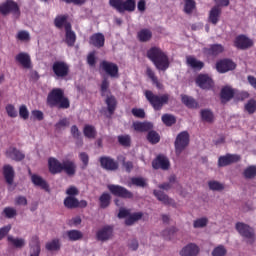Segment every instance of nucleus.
I'll list each match as a JSON object with an SVG mask.
<instances>
[{
    "label": "nucleus",
    "mask_w": 256,
    "mask_h": 256,
    "mask_svg": "<svg viewBox=\"0 0 256 256\" xmlns=\"http://www.w3.org/2000/svg\"><path fill=\"white\" fill-rule=\"evenodd\" d=\"M48 169L51 175H58L64 171L68 177H75L77 164L71 160H66L61 163L57 158L50 157L48 159Z\"/></svg>",
    "instance_id": "nucleus-1"
},
{
    "label": "nucleus",
    "mask_w": 256,
    "mask_h": 256,
    "mask_svg": "<svg viewBox=\"0 0 256 256\" xmlns=\"http://www.w3.org/2000/svg\"><path fill=\"white\" fill-rule=\"evenodd\" d=\"M147 58L153 63L157 71H167L171 62L169 56L160 47L154 46L147 51Z\"/></svg>",
    "instance_id": "nucleus-2"
},
{
    "label": "nucleus",
    "mask_w": 256,
    "mask_h": 256,
    "mask_svg": "<svg viewBox=\"0 0 256 256\" xmlns=\"http://www.w3.org/2000/svg\"><path fill=\"white\" fill-rule=\"evenodd\" d=\"M46 105L51 109L57 107V109H69L71 107V101L65 96V90L62 88H53L47 95Z\"/></svg>",
    "instance_id": "nucleus-3"
},
{
    "label": "nucleus",
    "mask_w": 256,
    "mask_h": 256,
    "mask_svg": "<svg viewBox=\"0 0 256 256\" xmlns=\"http://www.w3.org/2000/svg\"><path fill=\"white\" fill-rule=\"evenodd\" d=\"M144 97L154 111H161L165 105H169L170 95L167 93L158 95L151 90H145Z\"/></svg>",
    "instance_id": "nucleus-4"
},
{
    "label": "nucleus",
    "mask_w": 256,
    "mask_h": 256,
    "mask_svg": "<svg viewBox=\"0 0 256 256\" xmlns=\"http://www.w3.org/2000/svg\"><path fill=\"white\" fill-rule=\"evenodd\" d=\"M0 13L7 17V15H13L16 19L21 17V8H19V4L14 0H6L3 3H0Z\"/></svg>",
    "instance_id": "nucleus-5"
},
{
    "label": "nucleus",
    "mask_w": 256,
    "mask_h": 256,
    "mask_svg": "<svg viewBox=\"0 0 256 256\" xmlns=\"http://www.w3.org/2000/svg\"><path fill=\"white\" fill-rule=\"evenodd\" d=\"M109 5L113 7V9H116L118 13H125V11L133 13L137 7L135 0H109Z\"/></svg>",
    "instance_id": "nucleus-6"
},
{
    "label": "nucleus",
    "mask_w": 256,
    "mask_h": 256,
    "mask_svg": "<svg viewBox=\"0 0 256 256\" xmlns=\"http://www.w3.org/2000/svg\"><path fill=\"white\" fill-rule=\"evenodd\" d=\"M189 146V132L183 131L179 133L174 142L175 153L179 157Z\"/></svg>",
    "instance_id": "nucleus-7"
},
{
    "label": "nucleus",
    "mask_w": 256,
    "mask_h": 256,
    "mask_svg": "<svg viewBox=\"0 0 256 256\" xmlns=\"http://www.w3.org/2000/svg\"><path fill=\"white\" fill-rule=\"evenodd\" d=\"M235 229L241 237L248 240V243H253L255 241V230L251 226L243 222H237Z\"/></svg>",
    "instance_id": "nucleus-8"
},
{
    "label": "nucleus",
    "mask_w": 256,
    "mask_h": 256,
    "mask_svg": "<svg viewBox=\"0 0 256 256\" xmlns=\"http://www.w3.org/2000/svg\"><path fill=\"white\" fill-rule=\"evenodd\" d=\"M107 189L111 195H114V197H120L121 199H133V192L121 185L109 184Z\"/></svg>",
    "instance_id": "nucleus-9"
},
{
    "label": "nucleus",
    "mask_w": 256,
    "mask_h": 256,
    "mask_svg": "<svg viewBox=\"0 0 256 256\" xmlns=\"http://www.w3.org/2000/svg\"><path fill=\"white\" fill-rule=\"evenodd\" d=\"M52 71L57 79H65L69 75V64L65 61H55L52 65Z\"/></svg>",
    "instance_id": "nucleus-10"
},
{
    "label": "nucleus",
    "mask_w": 256,
    "mask_h": 256,
    "mask_svg": "<svg viewBox=\"0 0 256 256\" xmlns=\"http://www.w3.org/2000/svg\"><path fill=\"white\" fill-rule=\"evenodd\" d=\"M100 69H102L106 75L112 77V79H117V77H119V66L113 62L103 60L100 62Z\"/></svg>",
    "instance_id": "nucleus-11"
},
{
    "label": "nucleus",
    "mask_w": 256,
    "mask_h": 256,
    "mask_svg": "<svg viewBox=\"0 0 256 256\" xmlns=\"http://www.w3.org/2000/svg\"><path fill=\"white\" fill-rule=\"evenodd\" d=\"M196 84L200 89H204L206 91H211L215 87V82L213 81V78L210 77L207 74H199L196 77Z\"/></svg>",
    "instance_id": "nucleus-12"
},
{
    "label": "nucleus",
    "mask_w": 256,
    "mask_h": 256,
    "mask_svg": "<svg viewBox=\"0 0 256 256\" xmlns=\"http://www.w3.org/2000/svg\"><path fill=\"white\" fill-rule=\"evenodd\" d=\"M153 169H162V171H169L171 167V162L169 158L163 154H159L153 161H152Z\"/></svg>",
    "instance_id": "nucleus-13"
},
{
    "label": "nucleus",
    "mask_w": 256,
    "mask_h": 256,
    "mask_svg": "<svg viewBox=\"0 0 256 256\" xmlns=\"http://www.w3.org/2000/svg\"><path fill=\"white\" fill-rule=\"evenodd\" d=\"M239 161H241V155L228 153L218 158V167H228V165L239 163Z\"/></svg>",
    "instance_id": "nucleus-14"
},
{
    "label": "nucleus",
    "mask_w": 256,
    "mask_h": 256,
    "mask_svg": "<svg viewBox=\"0 0 256 256\" xmlns=\"http://www.w3.org/2000/svg\"><path fill=\"white\" fill-rule=\"evenodd\" d=\"M234 47H236V49L245 51V49H250V47H253V40L246 35H238L234 40Z\"/></svg>",
    "instance_id": "nucleus-15"
},
{
    "label": "nucleus",
    "mask_w": 256,
    "mask_h": 256,
    "mask_svg": "<svg viewBox=\"0 0 256 256\" xmlns=\"http://www.w3.org/2000/svg\"><path fill=\"white\" fill-rule=\"evenodd\" d=\"M99 161L102 169L106 171H117L119 169V162L109 156H102Z\"/></svg>",
    "instance_id": "nucleus-16"
},
{
    "label": "nucleus",
    "mask_w": 256,
    "mask_h": 256,
    "mask_svg": "<svg viewBox=\"0 0 256 256\" xmlns=\"http://www.w3.org/2000/svg\"><path fill=\"white\" fill-rule=\"evenodd\" d=\"M237 65L230 59H223L216 63V69L218 73H227V71H233Z\"/></svg>",
    "instance_id": "nucleus-17"
},
{
    "label": "nucleus",
    "mask_w": 256,
    "mask_h": 256,
    "mask_svg": "<svg viewBox=\"0 0 256 256\" xmlns=\"http://www.w3.org/2000/svg\"><path fill=\"white\" fill-rule=\"evenodd\" d=\"M5 155L8 159H12V161L17 162L23 161V159H25V153L21 152V150L13 146L6 150Z\"/></svg>",
    "instance_id": "nucleus-18"
},
{
    "label": "nucleus",
    "mask_w": 256,
    "mask_h": 256,
    "mask_svg": "<svg viewBox=\"0 0 256 256\" xmlns=\"http://www.w3.org/2000/svg\"><path fill=\"white\" fill-rule=\"evenodd\" d=\"M89 45L96 47V49L105 47V35L101 32L92 34L89 38Z\"/></svg>",
    "instance_id": "nucleus-19"
},
{
    "label": "nucleus",
    "mask_w": 256,
    "mask_h": 256,
    "mask_svg": "<svg viewBox=\"0 0 256 256\" xmlns=\"http://www.w3.org/2000/svg\"><path fill=\"white\" fill-rule=\"evenodd\" d=\"M29 175L31 177V182L35 187H39L44 191H49V183H47V180L37 174L31 173V170H29Z\"/></svg>",
    "instance_id": "nucleus-20"
},
{
    "label": "nucleus",
    "mask_w": 256,
    "mask_h": 256,
    "mask_svg": "<svg viewBox=\"0 0 256 256\" xmlns=\"http://www.w3.org/2000/svg\"><path fill=\"white\" fill-rule=\"evenodd\" d=\"M65 43L68 47H75L77 41V34L73 31V26L67 24L65 29Z\"/></svg>",
    "instance_id": "nucleus-21"
},
{
    "label": "nucleus",
    "mask_w": 256,
    "mask_h": 256,
    "mask_svg": "<svg viewBox=\"0 0 256 256\" xmlns=\"http://www.w3.org/2000/svg\"><path fill=\"white\" fill-rule=\"evenodd\" d=\"M223 13V10H221V7L214 6L209 11L208 21L212 25H217L221 19V14Z\"/></svg>",
    "instance_id": "nucleus-22"
},
{
    "label": "nucleus",
    "mask_w": 256,
    "mask_h": 256,
    "mask_svg": "<svg viewBox=\"0 0 256 256\" xmlns=\"http://www.w3.org/2000/svg\"><path fill=\"white\" fill-rule=\"evenodd\" d=\"M200 248L195 243H189L188 245L184 246L181 251V256H198Z\"/></svg>",
    "instance_id": "nucleus-23"
},
{
    "label": "nucleus",
    "mask_w": 256,
    "mask_h": 256,
    "mask_svg": "<svg viewBox=\"0 0 256 256\" xmlns=\"http://www.w3.org/2000/svg\"><path fill=\"white\" fill-rule=\"evenodd\" d=\"M3 177L7 185H13V181H15V170L13 169V166L10 164L3 166Z\"/></svg>",
    "instance_id": "nucleus-24"
},
{
    "label": "nucleus",
    "mask_w": 256,
    "mask_h": 256,
    "mask_svg": "<svg viewBox=\"0 0 256 256\" xmlns=\"http://www.w3.org/2000/svg\"><path fill=\"white\" fill-rule=\"evenodd\" d=\"M69 15L68 14H61L57 15L54 19V27L56 29H67V25H71V22H68Z\"/></svg>",
    "instance_id": "nucleus-25"
},
{
    "label": "nucleus",
    "mask_w": 256,
    "mask_h": 256,
    "mask_svg": "<svg viewBox=\"0 0 256 256\" xmlns=\"http://www.w3.org/2000/svg\"><path fill=\"white\" fill-rule=\"evenodd\" d=\"M233 98H235V90L233 88L225 86L221 89L220 99L222 103H228Z\"/></svg>",
    "instance_id": "nucleus-26"
},
{
    "label": "nucleus",
    "mask_w": 256,
    "mask_h": 256,
    "mask_svg": "<svg viewBox=\"0 0 256 256\" xmlns=\"http://www.w3.org/2000/svg\"><path fill=\"white\" fill-rule=\"evenodd\" d=\"M15 59L24 69H31V56L28 53L20 52Z\"/></svg>",
    "instance_id": "nucleus-27"
},
{
    "label": "nucleus",
    "mask_w": 256,
    "mask_h": 256,
    "mask_svg": "<svg viewBox=\"0 0 256 256\" xmlns=\"http://www.w3.org/2000/svg\"><path fill=\"white\" fill-rule=\"evenodd\" d=\"M111 235H113V227L111 226H104L96 233L98 241H108L111 239Z\"/></svg>",
    "instance_id": "nucleus-28"
},
{
    "label": "nucleus",
    "mask_w": 256,
    "mask_h": 256,
    "mask_svg": "<svg viewBox=\"0 0 256 256\" xmlns=\"http://www.w3.org/2000/svg\"><path fill=\"white\" fill-rule=\"evenodd\" d=\"M153 195L158 201H161L164 205H175V200L170 198L165 192L161 190H154Z\"/></svg>",
    "instance_id": "nucleus-29"
},
{
    "label": "nucleus",
    "mask_w": 256,
    "mask_h": 256,
    "mask_svg": "<svg viewBox=\"0 0 256 256\" xmlns=\"http://www.w3.org/2000/svg\"><path fill=\"white\" fill-rule=\"evenodd\" d=\"M133 129L138 133H147L153 129L152 122H134Z\"/></svg>",
    "instance_id": "nucleus-30"
},
{
    "label": "nucleus",
    "mask_w": 256,
    "mask_h": 256,
    "mask_svg": "<svg viewBox=\"0 0 256 256\" xmlns=\"http://www.w3.org/2000/svg\"><path fill=\"white\" fill-rule=\"evenodd\" d=\"M181 101H182L183 105L188 107V109H197L199 107V103L197 102V100H195V98H193L191 96L182 94Z\"/></svg>",
    "instance_id": "nucleus-31"
},
{
    "label": "nucleus",
    "mask_w": 256,
    "mask_h": 256,
    "mask_svg": "<svg viewBox=\"0 0 256 256\" xmlns=\"http://www.w3.org/2000/svg\"><path fill=\"white\" fill-rule=\"evenodd\" d=\"M204 51L205 53H207V55L217 57V55H220V53H223V51H225V48L221 44H213L209 48H205Z\"/></svg>",
    "instance_id": "nucleus-32"
},
{
    "label": "nucleus",
    "mask_w": 256,
    "mask_h": 256,
    "mask_svg": "<svg viewBox=\"0 0 256 256\" xmlns=\"http://www.w3.org/2000/svg\"><path fill=\"white\" fill-rule=\"evenodd\" d=\"M152 37H153V32H151V30L147 28L141 29L137 33L138 41H140L141 43H147V41H151Z\"/></svg>",
    "instance_id": "nucleus-33"
},
{
    "label": "nucleus",
    "mask_w": 256,
    "mask_h": 256,
    "mask_svg": "<svg viewBox=\"0 0 256 256\" xmlns=\"http://www.w3.org/2000/svg\"><path fill=\"white\" fill-rule=\"evenodd\" d=\"M187 64L189 65V67H191L192 69H195L196 71H201V69L205 67V63L197 60L193 56L187 57Z\"/></svg>",
    "instance_id": "nucleus-34"
},
{
    "label": "nucleus",
    "mask_w": 256,
    "mask_h": 256,
    "mask_svg": "<svg viewBox=\"0 0 256 256\" xmlns=\"http://www.w3.org/2000/svg\"><path fill=\"white\" fill-rule=\"evenodd\" d=\"M146 75L151 79L153 85H155L158 89H163V84L159 82V78L155 75V71L151 69V67L146 68Z\"/></svg>",
    "instance_id": "nucleus-35"
},
{
    "label": "nucleus",
    "mask_w": 256,
    "mask_h": 256,
    "mask_svg": "<svg viewBox=\"0 0 256 256\" xmlns=\"http://www.w3.org/2000/svg\"><path fill=\"white\" fill-rule=\"evenodd\" d=\"M70 131L73 139L76 140V145H78V147H82L83 138L81 137V132L79 131V128L77 127V125H73Z\"/></svg>",
    "instance_id": "nucleus-36"
},
{
    "label": "nucleus",
    "mask_w": 256,
    "mask_h": 256,
    "mask_svg": "<svg viewBox=\"0 0 256 256\" xmlns=\"http://www.w3.org/2000/svg\"><path fill=\"white\" fill-rule=\"evenodd\" d=\"M100 209H107L111 205V194L104 192L99 197Z\"/></svg>",
    "instance_id": "nucleus-37"
},
{
    "label": "nucleus",
    "mask_w": 256,
    "mask_h": 256,
    "mask_svg": "<svg viewBox=\"0 0 256 256\" xmlns=\"http://www.w3.org/2000/svg\"><path fill=\"white\" fill-rule=\"evenodd\" d=\"M202 121H205V123H213L215 119V115L213 114V111L210 109H202L200 112Z\"/></svg>",
    "instance_id": "nucleus-38"
},
{
    "label": "nucleus",
    "mask_w": 256,
    "mask_h": 256,
    "mask_svg": "<svg viewBox=\"0 0 256 256\" xmlns=\"http://www.w3.org/2000/svg\"><path fill=\"white\" fill-rule=\"evenodd\" d=\"M84 136L87 137V139H95L97 137V130L95 129V126L86 124L83 129Z\"/></svg>",
    "instance_id": "nucleus-39"
},
{
    "label": "nucleus",
    "mask_w": 256,
    "mask_h": 256,
    "mask_svg": "<svg viewBox=\"0 0 256 256\" xmlns=\"http://www.w3.org/2000/svg\"><path fill=\"white\" fill-rule=\"evenodd\" d=\"M64 206L67 209H77L79 207V200L73 196H68L64 199Z\"/></svg>",
    "instance_id": "nucleus-40"
},
{
    "label": "nucleus",
    "mask_w": 256,
    "mask_h": 256,
    "mask_svg": "<svg viewBox=\"0 0 256 256\" xmlns=\"http://www.w3.org/2000/svg\"><path fill=\"white\" fill-rule=\"evenodd\" d=\"M146 139L151 143V145H157V143L161 141V136L159 135V133H157V131L152 129L148 131Z\"/></svg>",
    "instance_id": "nucleus-41"
},
{
    "label": "nucleus",
    "mask_w": 256,
    "mask_h": 256,
    "mask_svg": "<svg viewBox=\"0 0 256 256\" xmlns=\"http://www.w3.org/2000/svg\"><path fill=\"white\" fill-rule=\"evenodd\" d=\"M106 105L110 115H113L117 109V99H115V96H108L106 98Z\"/></svg>",
    "instance_id": "nucleus-42"
},
{
    "label": "nucleus",
    "mask_w": 256,
    "mask_h": 256,
    "mask_svg": "<svg viewBox=\"0 0 256 256\" xmlns=\"http://www.w3.org/2000/svg\"><path fill=\"white\" fill-rule=\"evenodd\" d=\"M47 251H60L61 250V241L57 238L53 239L50 242H47L45 245Z\"/></svg>",
    "instance_id": "nucleus-43"
},
{
    "label": "nucleus",
    "mask_w": 256,
    "mask_h": 256,
    "mask_svg": "<svg viewBox=\"0 0 256 256\" xmlns=\"http://www.w3.org/2000/svg\"><path fill=\"white\" fill-rule=\"evenodd\" d=\"M66 235L69 241H79L83 239V232L79 230H68Z\"/></svg>",
    "instance_id": "nucleus-44"
},
{
    "label": "nucleus",
    "mask_w": 256,
    "mask_h": 256,
    "mask_svg": "<svg viewBox=\"0 0 256 256\" xmlns=\"http://www.w3.org/2000/svg\"><path fill=\"white\" fill-rule=\"evenodd\" d=\"M9 243H12L16 249H23L25 247V239L23 238H14L13 236H8Z\"/></svg>",
    "instance_id": "nucleus-45"
},
{
    "label": "nucleus",
    "mask_w": 256,
    "mask_h": 256,
    "mask_svg": "<svg viewBox=\"0 0 256 256\" xmlns=\"http://www.w3.org/2000/svg\"><path fill=\"white\" fill-rule=\"evenodd\" d=\"M162 122L166 127H172V125H175L177 123V118L171 114H164L162 115Z\"/></svg>",
    "instance_id": "nucleus-46"
},
{
    "label": "nucleus",
    "mask_w": 256,
    "mask_h": 256,
    "mask_svg": "<svg viewBox=\"0 0 256 256\" xmlns=\"http://www.w3.org/2000/svg\"><path fill=\"white\" fill-rule=\"evenodd\" d=\"M243 175H244L245 179H255V177H256V166L255 165L248 166L244 170Z\"/></svg>",
    "instance_id": "nucleus-47"
},
{
    "label": "nucleus",
    "mask_w": 256,
    "mask_h": 256,
    "mask_svg": "<svg viewBox=\"0 0 256 256\" xmlns=\"http://www.w3.org/2000/svg\"><path fill=\"white\" fill-rule=\"evenodd\" d=\"M118 143L122 145V147H131V136L126 135H119L118 136Z\"/></svg>",
    "instance_id": "nucleus-48"
},
{
    "label": "nucleus",
    "mask_w": 256,
    "mask_h": 256,
    "mask_svg": "<svg viewBox=\"0 0 256 256\" xmlns=\"http://www.w3.org/2000/svg\"><path fill=\"white\" fill-rule=\"evenodd\" d=\"M126 158L123 155L118 156V161H122V165L127 173H131L133 171V162L125 161Z\"/></svg>",
    "instance_id": "nucleus-49"
},
{
    "label": "nucleus",
    "mask_w": 256,
    "mask_h": 256,
    "mask_svg": "<svg viewBox=\"0 0 256 256\" xmlns=\"http://www.w3.org/2000/svg\"><path fill=\"white\" fill-rule=\"evenodd\" d=\"M196 7V3L195 0H185V4H184V12L187 15H191V13H193V10Z\"/></svg>",
    "instance_id": "nucleus-50"
},
{
    "label": "nucleus",
    "mask_w": 256,
    "mask_h": 256,
    "mask_svg": "<svg viewBox=\"0 0 256 256\" xmlns=\"http://www.w3.org/2000/svg\"><path fill=\"white\" fill-rule=\"evenodd\" d=\"M245 111L249 113V115H253L256 111V100L250 99L244 106Z\"/></svg>",
    "instance_id": "nucleus-51"
},
{
    "label": "nucleus",
    "mask_w": 256,
    "mask_h": 256,
    "mask_svg": "<svg viewBox=\"0 0 256 256\" xmlns=\"http://www.w3.org/2000/svg\"><path fill=\"white\" fill-rule=\"evenodd\" d=\"M131 183L135 185V187H141L142 189L147 187V181L143 177H133L131 178Z\"/></svg>",
    "instance_id": "nucleus-52"
},
{
    "label": "nucleus",
    "mask_w": 256,
    "mask_h": 256,
    "mask_svg": "<svg viewBox=\"0 0 256 256\" xmlns=\"http://www.w3.org/2000/svg\"><path fill=\"white\" fill-rule=\"evenodd\" d=\"M208 186L211 191H223V189H225V186L221 184V182L215 180L209 181Z\"/></svg>",
    "instance_id": "nucleus-53"
},
{
    "label": "nucleus",
    "mask_w": 256,
    "mask_h": 256,
    "mask_svg": "<svg viewBox=\"0 0 256 256\" xmlns=\"http://www.w3.org/2000/svg\"><path fill=\"white\" fill-rule=\"evenodd\" d=\"M227 255V249L223 245H219L215 247L212 251V256H226Z\"/></svg>",
    "instance_id": "nucleus-54"
},
{
    "label": "nucleus",
    "mask_w": 256,
    "mask_h": 256,
    "mask_svg": "<svg viewBox=\"0 0 256 256\" xmlns=\"http://www.w3.org/2000/svg\"><path fill=\"white\" fill-rule=\"evenodd\" d=\"M207 223H209L207 218H200L194 221L193 227L194 229H203V227H207Z\"/></svg>",
    "instance_id": "nucleus-55"
},
{
    "label": "nucleus",
    "mask_w": 256,
    "mask_h": 256,
    "mask_svg": "<svg viewBox=\"0 0 256 256\" xmlns=\"http://www.w3.org/2000/svg\"><path fill=\"white\" fill-rule=\"evenodd\" d=\"M3 213L7 219H13V217H17V210L13 207L4 208Z\"/></svg>",
    "instance_id": "nucleus-56"
},
{
    "label": "nucleus",
    "mask_w": 256,
    "mask_h": 256,
    "mask_svg": "<svg viewBox=\"0 0 256 256\" xmlns=\"http://www.w3.org/2000/svg\"><path fill=\"white\" fill-rule=\"evenodd\" d=\"M41 255V245L39 244V239L36 238V244L30 248V256Z\"/></svg>",
    "instance_id": "nucleus-57"
},
{
    "label": "nucleus",
    "mask_w": 256,
    "mask_h": 256,
    "mask_svg": "<svg viewBox=\"0 0 256 256\" xmlns=\"http://www.w3.org/2000/svg\"><path fill=\"white\" fill-rule=\"evenodd\" d=\"M5 109L8 117H11L12 119H15V117H17V110L15 109V106L13 104H7Z\"/></svg>",
    "instance_id": "nucleus-58"
},
{
    "label": "nucleus",
    "mask_w": 256,
    "mask_h": 256,
    "mask_svg": "<svg viewBox=\"0 0 256 256\" xmlns=\"http://www.w3.org/2000/svg\"><path fill=\"white\" fill-rule=\"evenodd\" d=\"M19 115L21 119H24V121H27V119H29V109H27V106L25 104H22L19 107Z\"/></svg>",
    "instance_id": "nucleus-59"
},
{
    "label": "nucleus",
    "mask_w": 256,
    "mask_h": 256,
    "mask_svg": "<svg viewBox=\"0 0 256 256\" xmlns=\"http://www.w3.org/2000/svg\"><path fill=\"white\" fill-rule=\"evenodd\" d=\"M131 113L137 119H145V110L143 108H132Z\"/></svg>",
    "instance_id": "nucleus-60"
},
{
    "label": "nucleus",
    "mask_w": 256,
    "mask_h": 256,
    "mask_svg": "<svg viewBox=\"0 0 256 256\" xmlns=\"http://www.w3.org/2000/svg\"><path fill=\"white\" fill-rule=\"evenodd\" d=\"M79 159L83 163L82 169H87L89 165V154H87V152H81L79 154Z\"/></svg>",
    "instance_id": "nucleus-61"
},
{
    "label": "nucleus",
    "mask_w": 256,
    "mask_h": 256,
    "mask_svg": "<svg viewBox=\"0 0 256 256\" xmlns=\"http://www.w3.org/2000/svg\"><path fill=\"white\" fill-rule=\"evenodd\" d=\"M17 39L19 41H30L31 36L29 35V32H27L25 30H21L17 34Z\"/></svg>",
    "instance_id": "nucleus-62"
},
{
    "label": "nucleus",
    "mask_w": 256,
    "mask_h": 256,
    "mask_svg": "<svg viewBox=\"0 0 256 256\" xmlns=\"http://www.w3.org/2000/svg\"><path fill=\"white\" fill-rule=\"evenodd\" d=\"M234 99L236 101H245V99H249L248 92H234Z\"/></svg>",
    "instance_id": "nucleus-63"
},
{
    "label": "nucleus",
    "mask_w": 256,
    "mask_h": 256,
    "mask_svg": "<svg viewBox=\"0 0 256 256\" xmlns=\"http://www.w3.org/2000/svg\"><path fill=\"white\" fill-rule=\"evenodd\" d=\"M87 63L90 67H95V65H97V57H95V52H90L88 54Z\"/></svg>",
    "instance_id": "nucleus-64"
}]
</instances>
